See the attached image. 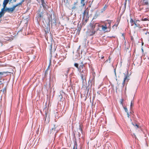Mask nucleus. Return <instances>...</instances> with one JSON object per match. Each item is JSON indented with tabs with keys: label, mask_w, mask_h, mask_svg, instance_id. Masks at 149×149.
Returning a JSON list of instances; mask_svg holds the SVG:
<instances>
[{
	"label": "nucleus",
	"mask_w": 149,
	"mask_h": 149,
	"mask_svg": "<svg viewBox=\"0 0 149 149\" xmlns=\"http://www.w3.org/2000/svg\"><path fill=\"white\" fill-rule=\"evenodd\" d=\"M135 127H136V128H139V125H137V124H136L134 126Z\"/></svg>",
	"instance_id": "7c9ffc66"
},
{
	"label": "nucleus",
	"mask_w": 149,
	"mask_h": 149,
	"mask_svg": "<svg viewBox=\"0 0 149 149\" xmlns=\"http://www.w3.org/2000/svg\"><path fill=\"white\" fill-rule=\"evenodd\" d=\"M104 58V57L103 56H102L101 58V59H103Z\"/></svg>",
	"instance_id": "4c0bfd02"
},
{
	"label": "nucleus",
	"mask_w": 149,
	"mask_h": 149,
	"mask_svg": "<svg viewBox=\"0 0 149 149\" xmlns=\"http://www.w3.org/2000/svg\"><path fill=\"white\" fill-rule=\"evenodd\" d=\"M38 16L39 17H42V14L41 13H40L38 14Z\"/></svg>",
	"instance_id": "a878e982"
},
{
	"label": "nucleus",
	"mask_w": 149,
	"mask_h": 149,
	"mask_svg": "<svg viewBox=\"0 0 149 149\" xmlns=\"http://www.w3.org/2000/svg\"><path fill=\"white\" fill-rule=\"evenodd\" d=\"M109 62H111V58H110V57L109 56Z\"/></svg>",
	"instance_id": "c9c22d12"
},
{
	"label": "nucleus",
	"mask_w": 149,
	"mask_h": 149,
	"mask_svg": "<svg viewBox=\"0 0 149 149\" xmlns=\"http://www.w3.org/2000/svg\"><path fill=\"white\" fill-rule=\"evenodd\" d=\"M122 36H123V38L125 39V36H124L123 34H122Z\"/></svg>",
	"instance_id": "ea45409f"
},
{
	"label": "nucleus",
	"mask_w": 149,
	"mask_h": 149,
	"mask_svg": "<svg viewBox=\"0 0 149 149\" xmlns=\"http://www.w3.org/2000/svg\"><path fill=\"white\" fill-rule=\"evenodd\" d=\"M95 32L96 31H94L93 30H92V31H90V36H92L94 35L95 34Z\"/></svg>",
	"instance_id": "dca6fc26"
},
{
	"label": "nucleus",
	"mask_w": 149,
	"mask_h": 149,
	"mask_svg": "<svg viewBox=\"0 0 149 149\" xmlns=\"http://www.w3.org/2000/svg\"><path fill=\"white\" fill-rule=\"evenodd\" d=\"M0 74H2V73L1 72H0Z\"/></svg>",
	"instance_id": "49530a36"
},
{
	"label": "nucleus",
	"mask_w": 149,
	"mask_h": 149,
	"mask_svg": "<svg viewBox=\"0 0 149 149\" xmlns=\"http://www.w3.org/2000/svg\"><path fill=\"white\" fill-rule=\"evenodd\" d=\"M77 2H75V3H74V5H76L77 4Z\"/></svg>",
	"instance_id": "a19ab883"
},
{
	"label": "nucleus",
	"mask_w": 149,
	"mask_h": 149,
	"mask_svg": "<svg viewBox=\"0 0 149 149\" xmlns=\"http://www.w3.org/2000/svg\"><path fill=\"white\" fill-rule=\"evenodd\" d=\"M108 61V60H106V62L107 61Z\"/></svg>",
	"instance_id": "de8ad7c7"
},
{
	"label": "nucleus",
	"mask_w": 149,
	"mask_h": 149,
	"mask_svg": "<svg viewBox=\"0 0 149 149\" xmlns=\"http://www.w3.org/2000/svg\"><path fill=\"white\" fill-rule=\"evenodd\" d=\"M42 4L43 7L45 8H46V4L44 0H41Z\"/></svg>",
	"instance_id": "1a4fd4ad"
},
{
	"label": "nucleus",
	"mask_w": 149,
	"mask_h": 149,
	"mask_svg": "<svg viewBox=\"0 0 149 149\" xmlns=\"http://www.w3.org/2000/svg\"><path fill=\"white\" fill-rule=\"evenodd\" d=\"M15 9L13 7L12 8H6L5 10L8 13H12L13 11Z\"/></svg>",
	"instance_id": "423d86ee"
},
{
	"label": "nucleus",
	"mask_w": 149,
	"mask_h": 149,
	"mask_svg": "<svg viewBox=\"0 0 149 149\" xmlns=\"http://www.w3.org/2000/svg\"><path fill=\"white\" fill-rule=\"evenodd\" d=\"M127 117H129L130 115H129V112H127Z\"/></svg>",
	"instance_id": "72a5a7b5"
},
{
	"label": "nucleus",
	"mask_w": 149,
	"mask_h": 149,
	"mask_svg": "<svg viewBox=\"0 0 149 149\" xmlns=\"http://www.w3.org/2000/svg\"><path fill=\"white\" fill-rule=\"evenodd\" d=\"M120 20V18H118V19L116 21V23H117V24L118 25L119 23Z\"/></svg>",
	"instance_id": "412c9836"
},
{
	"label": "nucleus",
	"mask_w": 149,
	"mask_h": 149,
	"mask_svg": "<svg viewBox=\"0 0 149 149\" xmlns=\"http://www.w3.org/2000/svg\"><path fill=\"white\" fill-rule=\"evenodd\" d=\"M86 15L87 16L88 15V12L86 10H85L83 13V18H85Z\"/></svg>",
	"instance_id": "0eeeda50"
},
{
	"label": "nucleus",
	"mask_w": 149,
	"mask_h": 149,
	"mask_svg": "<svg viewBox=\"0 0 149 149\" xmlns=\"http://www.w3.org/2000/svg\"><path fill=\"white\" fill-rule=\"evenodd\" d=\"M77 142L75 141L74 143V146L73 147V149H77Z\"/></svg>",
	"instance_id": "f8f14e48"
},
{
	"label": "nucleus",
	"mask_w": 149,
	"mask_h": 149,
	"mask_svg": "<svg viewBox=\"0 0 149 149\" xmlns=\"http://www.w3.org/2000/svg\"><path fill=\"white\" fill-rule=\"evenodd\" d=\"M123 100L122 99L120 101V104L122 105H123Z\"/></svg>",
	"instance_id": "c756f323"
},
{
	"label": "nucleus",
	"mask_w": 149,
	"mask_h": 149,
	"mask_svg": "<svg viewBox=\"0 0 149 149\" xmlns=\"http://www.w3.org/2000/svg\"><path fill=\"white\" fill-rule=\"evenodd\" d=\"M90 26L91 27V28H92L93 29H94L95 27V24H93L92 23H91L90 24Z\"/></svg>",
	"instance_id": "2eb2a0df"
},
{
	"label": "nucleus",
	"mask_w": 149,
	"mask_h": 149,
	"mask_svg": "<svg viewBox=\"0 0 149 149\" xmlns=\"http://www.w3.org/2000/svg\"><path fill=\"white\" fill-rule=\"evenodd\" d=\"M107 7V5H105L103 8L101 9V13H102L104 11Z\"/></svg>",
	"instance_id": "9d476101"
},
{
	"label": "nucleus",
	"mask_w": 149,
	"mask_h": 149,
	"mask_svg": "<svg viewBox=\"0 0 149 149\" xmlns=\"http://www.w3.org/2000/svg\"><path fill=\"white\" fill-rule=\"evenodd\" d=\"M18 4L19 5H21L22 4V2H20L19 3H18Z\"/></svg>",
	"instance_id": "e433bc0d"
},
{
	"label": "nucleus",
	"mask_w": 149,
	"mask_h": 149,
	"mask_svg": "<svg viewBox=\"0 0 149 149\" xmlns=\"http://www.w3.org/2000/svg\"><path fill=\"white\" fill-rule=\"evenodd\" d=\"M137 21H136L135 22H134V24L136 26H137L138 27H140V24H139L138 23H137Z\"/></svg>",
	"instance_id": "4468645a"
},
{
	"label": "nucleus",
	"mask_w": 149,
	"mask_h": 149,
	"mask_svg": "<svg viewBox=\"0 0 149 149\" xmlns=\"http://www.w3.org/2000/svg\"><path fill=\"white\" fill-rule=\"evenodd\" d=\"M79 129H80L81 130V128H80Z\"/></svg>",
	"instance_id": "37998d69"
},
{
	"label": "nucleus",
	"mask_w": 149,
	"mask_h": 149,
	"mask_svg": "<svg viewBox=\"0 0 149 149\" xmlns=\"http://www.w3.org/2000/svg\"><path fill=\"white\" fill-rule=\"evenodd\" d=\"M134 105V102L133 101H132L131 102V104H130V108H132V107Z\"/></svg>",
	"instance_id": "5701e85b"
},
{
	"label": "nucleus",
	"mask_w": 149,
	"mask_h": 149,
	"mask_svg": "<svg viewBox=\"0 0 149 149\" xmlns=\"http://www.w3.org/2000/svg\"><path fill=\"white\" fill-rule=\"evenodd\" d=\"M74 65L76 68H77L78 69L79 67H78L79 64L78 63H74Z\"/></svg>",
	"instance_id": "f3484780"
},
{
	"label": "nucleus",
	"mask_w": 149,
	"mask_h": 149,
	"mask_svg": "<svg viewBox=\"0 0 149 149\" xmlns=\"http://www.w3.org/2000/svg\"><path fill=\"white\" fill-rule=\"evenodd\" d=\"M18 5H19L18 4H17L15 5L13 7V8H14L15 9V8Z\"/></svg>",
	"instance_id": "c85d7f7f"
},
{
	"label": "nucleus",
	"mask_w": 149,
	"mask_h": 149,
	"mask_svg": "<svg viewBox=\"0 0 149 149\" xmlns=\"http://www.w3.org/2000/svg\"><path fill=\"white\" fill-rule=\"evenodd\" d=\"M128 1V2H129V0H127Z\"/></svg>",
	"instance_id": "c03bdc74"
},
{
	"label": "nucleus",
	"mask_w": 149,
	"mask_h": 149,
	"mask_svg": "<svg viewBox=\"0 0 149 149\" xmlns=\"http://www.w3.org/2000/svg\"><path fill=\"white\" fill-rule=\"evenodd\" d=\"M143 5L149 6V0H141Z\"/></svg>",
	"instance_id": "39448f33"
},
{
	"label": "nucleus",
	"mask_w": 149,
	"mask_h": 149,
	"mask_svg": "<svg viewBox=\"0 0 149 149\" xmlns=\"http://www.w3.org/2000/svg\"><path fill=\"white\" fill-rule=\"evenodd\" d=\"M118 26V24H115L113 26L112 28L113 29H114L115 28L116 29Z\"/></svg>",
	"instance_id": "6ab92c4d"
},
{
	"label": "nucleus",
	"mask_w": 149,
	"mask_h": 149,
	"mask_svg": "<svg viewBox=\"0 0 149 149\" xmlns=\"http://www.w3.org/2000/svg\"><path fill=\"white\" fill-rule=\"evenodd\" d=\"M107 21L108 22H105L104 25L99 24L98 25L99 27L102 28L101 30L100 31H106L107 29H109V30L110 31L111 29V25L112 21L109 20H108Z\"/></svg>",
	"instance_id": "f03ea898"
},
{
	"label": "nucleus",
	"mask_w": 149,
	"mask_h": 149,
	"mask_svg": "<svg viewBox=\"0 0 149 149\" xmlns=\"http://www.w3.org/2000/svg\"><path fill=\"white\" fill-rule=\"evenodd\" d=\"M59 97L60 98V100H61L63 98L62 95L60 94V95L59 96Z\"/></svg>",
	"instance_id": "cd10ccee"
},
{
	"label": "nucleus",
	"mask_w": 149,
	"mask_h": 149,
	"mask_svg": "<svg viewBox=\"0 0 149 149\" xmlns=\"http://www.w3.org/2000/svg\"><path fill=\"white\" fill-rule=\"evenodd\" d=\"M127 0H125V6H126V5L127 3Z\"/></svg>",
	"instance_id": "473e14b6"
},
{
	"label": "nucleus",
	"mask_w": 149,
	"mask_h": 149,
	"mask_svg": "<svg viewBox=\"0 0 149 149\" xmlns=\"http://www.w3.org/2000/svg\"><path fill=\"white\" fill-rule=\"evenodd\" d=\"M134 22H135L133 20V19H131L130 22H131V25L132 26L133 25V24H134Z\"/></svg>",
	"instance_id": "a211bd4d"
},
{
	"label": "nucleus",
	"mask_w": 149,
	"mask_h": 149,
	"mask_svg": "<svg viewBox=\"0 0 149 149\" xmlns=\"http://www.w3.org/2000/svg\"><path fill=\"white\" fill-rule=\"evenodd\" d=\"M141 20L142 21H146L147 20H148V19L146 18H142Z\"/></svg>",
	"instance_id": "393cba45"
},
{
	"label": "nucleus",
	"mask_w": 149,
	"mask_h": 149,
	"mask_svg": "<svg viewBox=\"0 0 149 149\" xmlns=\"http://www.w3.org/2000/svg\"><path fill=\"white\" fill-rule=\"evenodd\" d=\"M51 62H50V63H49V65H48V67H47V68L46 70H48L50 68V67L51 66Z\"/></svg>",
	"instance_id": "4be33fe9"
},
{
	"label": "nucleus",
	"mask_w": 149,
	"mask_h": 149,
	"mask_svg": "<svg viewBox=\"0 0 149 149\" xmlns=\"http://www.w3.org/2000/svg\"><path fill=\"white\" fill-rule=\"evenodd\" d=\"M9 1V0H4L3 2V5L4 7L3 8L4 9V7L6 6L7 4Z\"/></svg>",
	"instance_id": "6e6552de"
},
{
	"label": "nucleus",
	"mask_w": 149,
	"mask_h": 149,
	"mask_svg": "<svg viewBox=\"0 0 149 149\" xmlns=\"http://www.w3.org/2000/svg\"><path fill=\"white\" fill-rule=\"evenodd\" d=\"M25 0H22L21 1V2L22 3L24 2Z\"/></svg>",
	"instance_id": "58836bf2"
},
{
	"label": "nucleus",
	"mask_w": 149,
	"mask_h": 149,
	"mask_svg": "<svg viewBox=\"0 0 149 149\" xmlns=\"http://www.w3.org/2000/svg\"><path fill=\"white\" fill-rule=\"evenodd\" d=\"M128 1V2H129V0H127Z\"/></svg>",
	"instance_id": "a18cd8bd"
},
{
	"label": "nucleus",
	"mask_w": 149,
	"mask_h": 149,
	"mask_svg": "<svg viewBox=\"0 0 149 149\" xmlns=\"http://www.w3.org/2000/svg\"><path fill=\"white\" fill-rule=\"evenodd\" d=\"M47 70H46L45 72V75H46L47 74Z\"/></svg>",
	"instance_id": "2f4dec72"
},
{
	"label": "nucleus",
	"mask_w": 149,
	"mask_h": 149,
	"mask_svg": "<svg viewBox=\"0 0 149 149\" xmlns=\"http://www.w3.org/2000/svg\"><path fill=\"white\" fill-rule=\"evenodd\" d=\"M85 0H81V4L83 5V6H84L85 5V3L84 1Z\"/></svg>",
	"instance_id": "aec40b11"
},
{
	"label": "nucleus",
	"mask_w": 149,
	"mask_h": 149,
	"mask_svg": "<svg viewBox=\"0 0 149 149\" xmlns=\"http://www.w3.org/2000/svg\"><path fill=\"white\" fill-rule=\"evenodd\" d=\"M45 115H46V117H47V113H45Z\"/></svg>",
	"instance_id": "79ce46f5"
},
{
	"label": "nucleus",
	"mask_w": 149,
	"mask_h": 149,
	"mask_svg": "<svg viewBox=\"0 0 149 149\" xmlns=\"http://www.w3.org/2000/svg\"><path fill=\"white\" fill-rule=\"evenodd\" d=\"M57 126L55 125H53V127L48 132V133L50 134L53 135L55 133H57L58 132V130H56ZM56 134H55V137H56Z\"/></svg>",
	"instance_id": "7ed1b4c3"
},
{
	"label": "nucleus",
	"mask_w": 149,
	"mask_h": 149,
	"mask_svg": "<svg viewBox=\"0 0 149 149\" xmlns=\"http://www.w3.org/2000/svg\"><path fill=\"white\" fill-rule=\"evenodd\" d=\"M4 11V8H3L1 9V11L0 12V18L3 15H4V13H3V11Z\"/></svg>",
	"instance_id": "ddd939ff"
},
{
	"label": "nucleus",
	"mask_w": 149,
	"mask_h": 149,
	"mask_svg": "<svg viewBox=\"0 0 149 149\" xmlns=\"http://www.w3.org/2000/svg\"><path fill=\"white\" fill-rule=\"evenodd\" d=\"M48 19L49 20L48 22L49 23L50 21H52V14H49L48 16Z\"/></svg>",
	"instance_id": "9b49d317"
},
{
	"label": "nucleus",
	"mask_w": 149,
	"mask_h": 149,
	"mask_svg": "<svg viewBox=\"0 0 149 149\" xmlns=\"http://www.w3.org/2000/svg\"><path fill=\"white\" fill-rule=\"evenodd\" d=\"M70 68H68V70H67V73H68V72L70 71Z\"/></svg>",
	"instance_id": "f704fd0d"
},
{
	"label": "nucleus",
	"mask_w": 149,
	"mask_h": 149,
	"mask_svg": "<svg viewBox=\"0 0 149 149\" xmlns=\"http://www.w3.org/2000/svg\"><path fill=\"white\" fill-rule=\"evenodd\" d=\"M124 108L126 112H128L127 110V109L126 107H124Z\"/></svg>",
	"instance_id": "bb28decb"
},
{
	"label": "nucleus",
	"mask_w": 149,
	"mask_h": 149,
	"mask_svg": "<svg viewBox=\"0 0 149 149\" xmlns=\"http://www.w3.org/2000/svg\"><path fill=\"white\" fill-rule=\"evenodd\" d=\"M81 64L79 67L78 70L80 72L81 79L83 81L86 79L88 74V70L87 68H85L83 61L81 62Z\"/></svg>",
	"instance_id": "f257e3e1"
},
{
	"label": "nucleus",
	"mask_w": 149,
	"mask_h": 149,
	"mask_svg": "<svg viewBox=\"0 0 149 149\" xmlns=\"http://www.w3.org/2000/svg\"><path fill=\"white\" fill-rule=\"evenodd\" d=\"M143 34L146 35H149V32L147 31L146 32H144L143 33Z\"/></svg>",
	"instance_id": "b1692460"
},
{
	"label": "nucleus",
	"mask_w": 149,
	"mask_h": 149,
	"mask_svg": "<svg viewBox=\"0 0 149 149\" xmlns=\"http://www.w3.org/2000/svg\"><path fill=\"white\" fill-rule=\"evenodd\" d=\"M128 75H125V77L124 78L122 84L123 87H124L125 82H128V81L129 79L128 78Z\"/></svg>",
	"instance_id": "20e7f679"
}]
</instances>
